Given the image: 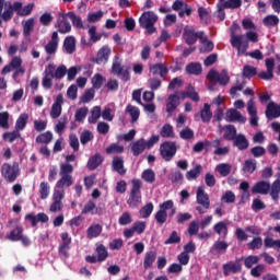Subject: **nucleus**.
I'll return each mask as SVG.
<instances>
[{"instance_id": "1", "label": "nucleus", "mask_w": 280, "mask_h": 280, "mask_svg": "<svg viewBox=\"0 0 280 280\" xmlns=\"http://www.w3.org/2000/svg\"><path fill=\"white\" fill-rule=\"evenodd\" d=\"M248 40L257 43L259 40L257 33L247 32L245 35H235V32L231 34V45L237 49V56H244L248 49Z\"/></svg>"}, {"instance_id": "2", "label": "nucleus", "mask_w": 280, "mask_h": 280, "mask_svg": "<svg viewBox=\"0 0 280 280\" xmlns=\"http://www.w3.org/2000/svg\"><path fill=\"white\" fill-rule=\"evenodd\" d=\"M141 187H143V182L141 179H132L131 180V189L129 194V198L127 200V205L130 209H137L142 205L141 197Z\"/></svg>"}, {"instance_id": "3", "label": "nucleus", "mask_w": 280, "mask_h": 280, "mask_svg": "<svg viewBox=\"0 0 280 280\" xmlns=\"http://www.w3.org/2000/svg\"><path fill=\"white\" fill-rule=\"evenodd\" d=\"M4 8L9 12H11V18L14 16V12H16L19 16H30V14H32V10H34V3H30L23 8L22 2L18 1L12 3L8 1V2H4Z\"/></svg>"}, {"instance_id": "4", "label": "nucleus", "mask_w": 280, "mask_h": 280, "mask_svg": "<svg viewBox=\"0 0 280 280\" xmlns=\"http://www.w3.org/2000/svg\"><path fill=\"white\" fill-rule=\"evenodd\" d=\"M156 21H159V15L154 11H147L140 16L139 24L140 27L147 30L148 34H154L156 32V27H154Z\"/></svg>"}, {"instance_id": "5", "label": "nucleus", "mask_w": 280, "mask_h": 280, "mask_svg": "<svg viewBox=\"0 0 280 280\" xmlns=\"http://www.w3.org/2000/svg\"><path fill=\"white\" fill-rule=\"evenodd\" d=\"M176 152H178V148H176V142L166 141L160 145V154L162 159L166 162L172 161V159L176 156Z\"/></svg>"}, {"instance_id": "6", "label": "nucleus", "mask_w": 280, "mask_h": 280, "mask_svg": "<svg viewBox=\"0 0 280 280\" xmlns=\"http://www.w3.org/2000/svg\"><path fill=\"white\" fill-rule=\"evenodd\" d=\"M5 240H9L10 242H22L24 246H30V244H32L30 238L23 235V228L20 225H16L15 229L7 234Z\"/></svg>"}, {"instance_id": "7", "label": "nucleus", "mask_w": 280, "mask_h": 280, "mask_svg": "<svg viewBox=\"0 0 280 280\" xmlns=\"http://www.w3.org/2000/svg\"><path fill=\"white\" fill-rule=\"evenodd\" d=\"M184 39L187 45H195L196 40H206L205 39V32H197L191 26H186L184 28Z\"/></svg>"}, {"instance_id": "8", "label": "nucleus", "mask_w": 280, "mask_h": 280, "mask_svg": "<svg viewBox=\"0 0 280 280\" xmlns=\"http://www.w3.org/2000/svg\"><path fill=\"white\" fill-rule=\"evenodd\" d=\"M1 174L5 180L14 183L19 176V166L4 163L1 167Z\"/></svg>"}, {"instance_id": "9", "label": "nucleus", "mask_w": 280, "mask_h": 280, "mask_svg": "<svg viewBox=\"0 0 280 280\" xmlns=\"http://www.w3.org/2000/svg\"><path fill=\"white\" fill-rule=\"evenodd\" d=\"M208 79L211 81L212 84H221V86H226L229 84L231 78H229V74L226 71H223L219 73L215 70H210L208 73Z\"/></svg>"}, {"instance_id": "10", "label": "nucleus", "mask_w": 280, "mask_h": 280, "mask_svg": "<svg viewBox=\"0 0 280 280\" xmlns=\"http://www.w3.org/2000/svg\"><path fill=\"white\" fill-rule=\"evenodd\" d=\"M172 10H174V12H178V16L180 19L185 15L191 16V12H194V9L183 0H175L172 4Z\"/></svg>"}, {"instance_id": "11", "label": "nucleus", "mask_w": 280, "mask_h": 280, "mask_svg": "<svg viewBox=\"0 0 280 280\" xmlns=\"http://www.w3.org/2000/svg\"><path fill=\"white\" fill-rule=\"evenodd\" d=\"M112 71L114 75H118V78H120V80L124 82H128V80H130V72H128V70H124V66H121L119 57H115Z\"/></svg>"}, {"instance_id": "12", "label": "nucleus", "mask_w": 280, "mask_h": 280, "mask_svg": "<svg viewBox=\"0 0 280 280\" xmlns=\"http://www.w3.org/2000/svg\"><path fill=\"white\" fill-rule=\"evenodd\" d=\"M58 16L59 18L56 23V27H58V32L60 34H69V32H71V23L67 21V19H69L67 13L61 11L58 13Z\"/></svg>"}, {"instance_id": "13", "label": "nucleus", "mask_w": 280, "mask_h": 280, "mask_svg": "<svg viewBox=\"0 0 280 280\" xmlns=\"http://www.w3.org/2000/svg\"><path fill=\"white\" fill-rule=\"evenodd\" d=\"M65 198V190H56L52 195V203L50 205L49 211L51 213H57V211H62V199Z\"/></svg>"}, {"instance_id": "14", "label": "nucleus", "mask_w": 280, "mask_h": 280, "mask_svg": "<svg viewBox=\"0 0 280 280\" xmlns=\"http://www.w3.org/2000/svg\"><path fill=\"white\" fill-rule=\"evenodd\" d=\"M65 104V96L62 94H58L56 97L55 103L51 106L50 109V117L52 119H58L60 115H62V105Z\"/></svg>"}, {"instance_id": "15", "label": "nucleus", "mask_w": 280, "mask_h": 280, "mask_svg": "<svg viewBox=\"0 0 280 280\" xmlns=\"http://www.w3.org/2000/svg\"><path fill=\"white\" fill-rule=\"evenodd\" d=\"M219 132L223 135V139H225V141H233L237 135V128L233 125H219Z\"/></svg>"}, {"instance_id": "16", "label": "nucleus", "mask_w": 280, "mask_h": 280, "mask_svg": "<svg viewBox=\"0 0 280 280\" xmlns=\"http://www.w3.org/2000/svg\"><path fill=\"white\" fill-rule=\"evenodd\" d=\"M233 147L237 148L241 152H244V150H248L250 147V142L248 141V138L244 136V133H237L236 137L232 140Z\"/></svg>"}, {"instance_id": "17", "label": "nucleus", "mask_w": 280, "mask_h": 280, "mask_svg": "<svg viewBox=\"0 0 280 280\" xmlns=\"http://www.w3.org/2000/svg\"><path fill=\"white\" fill-rule=\"evenodd\" d=\"M58 32H54L51 39L45 46V51L48 54V56H56V51H58Z\"/></svg>"}, {"instance_id": "18", "label": "nucleus", "mask_w": 280, "mask_h": 280, "mask_svg": "<svg viewBox=\"0 0 280 280\" xmlns=\"http://www.w3.org/2000/svg\"><path fill=\"white\" fill-rule=\"evenodd\" d=\"M197 202H198V205L203 207V209H209V207H211V201L209 200V195L207 192H205V187H202V186H199L197 188Z\"/></svg>"}, {"instance_id": "19", "label": "nucleus", "mask_w": 280, "mask_h": 280, "mask_svg": "<svg viewBox=\"0 0 280 280\" xmlns=\"http://www.w3.org/2000/svg\"><path fill=\"white\" fill-rule=\"evenodd\" d=\"M225 117L228 119V121L231 122H237V124H244L246 121V117H244L242 115V113H240V110L235 109V108H230L226 114Z\"/></svg>"}, {"instance_id": "20", "label": "nucleus", "mask_w": 280, "mask_h": 280, "mask_svg": "<svg viewBox=\"0 0 280 280\" xmlns=\"http://www.w3.org/2000/svg\"><path fill=\"white\" fill-rule=\"evenodd\" d=\"M178 106H180V96L178 94H171L166 102V113L172 115Z\"/></svg>"}, {"instance_id": "21", "label": "nucleus", "mask_w": 280, "mask_h": 280, "mask_svg": "<svg viewBox=\"0 0 280 280\" xmlns=\"http://www.w3.org/2000/svg\"><path fill=\"white\" fill-rule=\"evenodd\" d=\"M131 152L133 156H139V154H143L145 148H148V143L145 139H139L130 144Z\"/></svg>"}, {"instance_id": "22", "label": "nucleus", "mask_w": 280, "mask_h": 280, "mask_svg": "<svg viewBox=\"0 0 280 280\" xmlns=\"http://www.w3.org/2000/svg\"><path fill=\"white\" fill-rule=\"evenodd\" d=\"M108 58H110V48L108 46H103L95 58L96 65H104L108 62Z\"/></svg>"}, {"instance_id": "23", "label": "nucleus", "mask_w": 280, "mask_h": 280, "mask_svg": "<svg viewBox=\"0 0 280 280\" xmlns=\"http://www.w3.org/2000/svg\"><path fill=\"white\" fill-rule=\"evenodd\" d=\"M270 191V183L260 180L256 183L252 188V194H261V196L268 195Z\"/></svg>"}, {"instance_id": "24", "label": "nucleus", "mask_w": 280, "mask_h": 280, "mask_svg": "<svg viewBox=\"0 0 280 280\" xmlns=\"http://www.w3.org/2000/svg\"><path fill=\"white\" fill-rule=\"evenodd\" d=\"M54 67H49L45 69L44 71V78L42 81V84L44 86V89H51V86H54Z\"/></svg>"}, {"instance_id": "25", "label": "nucleus", "mask_w": 280, "mask_h": 280, "mask_svg": "<svg viewBox=\"0 0 280 280\" xmlns=\"http://www.w3.org/2000/svg\"><path fill=\"white\" fill-rule=\"evenodd\" d=\"M266 117L267 119H277V117H280V105L270 102L267 105Z\"/></svg>"}, {"instance_id": "26", "label": "nucleus", "mask_w": 280, "mask_h": 280, "mask_svg": "<svg viewBox=\"0 0 280 280\" xmlns=\"http://www.w3.org/2000/svg\"><path fill=\"white\" fill-rule=\"evenodd\" d=\"M50 67H52V78H55V80H62V78L67 75V66L61 65L56 67V65L49 63L46 68L49 69Z\"/></svg>"}, {"instance_id": "27", "label": "nucleus", "mask_w": 280, "mask_h": 280, "mask_svg": "<svg viewBox=\"0 0 280 280\" xmlns=\"http://www.w3.org/2000/svg\"><path fill=\"white\" fill-rule=\"evenodd\" d=\"M8 21H12V11L5 9V0H0V27Z\"/></svg>"}, {"instance_id": "28", "label": "nucleus", "mask_w": 280, "mask_h": 280, "mask_svg": "<svg viewBox=\"0 0 280 280\" xmlns=\"http://www.w3.org/2000/svg\"><path fill=\"white\" fill-rule=\"evenodd\" d=\"M112 167L114 172H117L120 176H126V167L124 166V159L115 156L112 161Z\"/></svg>"}, {"instance_id": "29", "label": "nucleus", "mask_w": 280, "mask_h": 280, "mask_svg": "<svg viewBox=\"0 0 280 280\" xmlns=\"http://www.w3.org/2000/svg\"><path fill=\"white\" fill-rule=\"evenodd\" d=\"M150 71L153 75H160L161 78H165L167 73H170V69L166 68L165 63H155L150 66Z\"/></svg>"}, {"instance_id": "30", "label": "nucleus", "mask_w": 280, "mask_h": 280, "mask_svg": "<svg viewBox=\"0 0 280 280\" xmlns=\"http://www.w3.org/2000/svg\"><path fill=\"white\" fill-rule=\"evenodd\" d=\"M154 261H156V252L154 250L147 252L143 258L144 270H150V268L154 266Z\"/></svg>"}, {"instance_id": "31", "label": "nucleus", "mask_w": 280, "mask_h": 280, "mask_svg": "<svg viewBox=\"0 0 280 280\" xmlns=\"http://www.w3.org/2000/svg\"><path fill=\"white\" fill-rule=\"evenodd\" d=\"M25 220H30L32 226H36L38 222H49V217L46 213H38L37 215L26 214Z\"/></svg>"}, {"instance_id": "32", "label": "nucleus", "mask_w": 280, "mask_h": 280, "mask_svg": "<svg viewBox=\"0 0 280 280\" xmlns=\"http://www.w3.org/2000/svg\"><path fill=\"white\" fill-rule=\"evenodd\" d=\"M229 221H221L214 224L213 231L217 233V235H223V237H226L229 235Z\"/></svg>"}, {"instance_id": "33", "label": "nucleus", "mask_w": 280, "mask_h": 280, "mask_svg": "<svg viewBox=\"0 0 280 280\" xmlns=\"http://www.w3.org/2000/svg\"><path fill=\"white\" fill-rule=\"evenodd\" d=\"M34 25H36L34 18L22 21L23 34L25 38H27V36H32V32H34Z\"/></svg>"}, {"instance_id": "34", "label": "nucleus", "mask_w": 280, "mask_h": 280, "mask_svg": "<svg viewBox=\"0 0 280 280\" xmlns=\"http://www.w3.org/2000/svg\"><path fill=\"white\" fill-rule=\"evenodd\" d=\"M102 230L103 228L100 223L90 225L86 231L88 240L100 237V235H102Z\"/></svg>"}, {"instance_id": "35", "label": "nucleus", "mask_w": 280, "mask_h": 280, "mask_svg": "<svg viewBox=\"0 0 280 280\" xmlns=\"http://www.w3.org/2000/svg\"><path fill=\"white\" fill-rule=\"evenodd\" d=\"M160 210L164 211V213H167V211H170L168 213L170 218H172L173 215H176V207L174 206L173 200H166L163 203H161Z\"/></svg>"}, {"instance_id": "36", "label": "nucleus", "mask_w": 280, "mask_h": 280, "mask_svg": "<svg viewBox=\"0 0 280 280\" xmlns=\"http://www.w3.org/2000/svg\"><path fill=\"white\" fill-rule=\"evenodd\" d=\"M61 178L56 183L57 189H62L63 187H71L73 185V176L71 175H59Z\"/></svg>"}, {"instance_id": "37", "label": "nucleus", "mask_w": 280, "mask_h": 280, "mask_svg": "<svg viewBox=\"0 0 280 280\" xmlns=\"http://www.w3.org/2000/svg\"><path fill=\"white\" fill-rule=\"evenodd\" d=\"M186 73L189 75H200L202 73V65L199 62H191L186 66Z\"/></svg>"}, {"instance_id": "38", "label": "nucleus", "mask_w": 280, "mask_h": 280, "mask_svg": "<svg viewBox=\"0 0 280 280\" xmlns=\"http://www.w3.org/2000/svg\"><path fill=\"white\" fill-rule=\"evenodd\" d=\"M200 117L203 124H209L211 121V117H213V114L211 113V105L205 104L203 109L200 112Z\"/></svg>"}, {"instance_id": "39", "label": "nucleus", "mask_w": 280, "mask_h": 280, "mask_svg": "<svg viewBox=\"0 0 280 280\" xmlns=\"http://www.w3.org/2000/svg\"><path fill=\"white\" fill-rule=\"evenodd\" d=\"M104 160L102 159V155L100 154H95L93 156H91L89 159V162H88V168L90 171H93V170H97V167H100V165H102V162Z\"/></svg>"}, {"instance_id": "40", "label": "nucleus", "mask_w": 280, "mask_h": 280, "mask_svg": "<svg viewBox=\"0 0 280 280\" xmlns=\"http://www.w3.org/2000/svg\"><path fill=\"white\" fill-rule=\"evenodd\" d=\"M63 49H66L68 54H73L75 51V37H66L63 40Z\"/></svg>"}, {"instance_id": "41", "label": "nucleus", "mask_w": 280, "mask_h": 280, "mask_svg": "<svg viewBox=\"0 0 280 280\" xmlns=\"http://www.w3.org/2000/svg\"><path fill=\"white\" fill-rule=\"evenodd\" d=\"M200 174H202V165L197 164L195 166V168H192L186 173V178H187V180H196V178H198V176H200Z\"/></svg>"}, {"instance_id": "42", "label": "nucleus", "mask_w": 280, "mask_h": 280, "mask_svg": "<svg viewBox=\"0 0 280 280\" xmlns=\"http://www.w3.org/2000/svg\"><path fill=\"white\" fill-rule=\"evenodd\" d=\"M231 170H233V166L229 163H221L215 167V172H219V174L223 177L229 176V174H231Z\"/></svg>"}, {"instance_id": "43", "label": "nucleus", "mask_w": 280, "mask_h": 280, "mask_svg": "<svg viewBox=\"0 0 280 280\" xmlns=\"http://www.w3.org/2000/svg\"><path fill=\"white\" fill-rule=\"evenodd\" d=\"M242 271V265L235 264V262H230L223 266V272L228 277L230 272H241Z\"/></svg>"}, {"instance_id": "44", "label": "nucleus", "mask_w": 280, "mask_h": 280, "mask_svg": "<svg viewBox=\"0 0 280 280\" xmlns=\"http://www.w3.org/2000/svg\"><path fill=\"white\" fill-rule=\"evenodd\" d=\"M52 140H54V133H51V131H46L36 137V143H45V145H48V143H51Z\"/></svg>"}, {"instance_id": "45", "label": "nucleus", "mask_w": 280, "mask_h": 280, "mask_svg": "<svg viewBox=\"0 0 280 280\" xmlns=\"http://www.w3.org/2000/svg\"><path fill=\"white\" fill-rule=\"evenodd\" d=\"M126 110L130 115L132 124H135V121L139 120V117L141 116V110H139V107L128 105Z\"/></svg>"}, {"instance_id": "46", "label": "nucleus", "mask_w": 280, "mask_h": 280, "mask_svg": "<svg viewBox=\"0 0 280 280\" xmlns=\"http://www.w3.org/2000/svg\"><path fill=\"white\" fill-rule=\"evenodd\" d=\"M270 196L272 200H279V195H280V179H276L271 186H270Z\"/></svg>"}, {"instance_id": "47", "label": "nucleus", "mask_w": 280, "mask_h": 280, "mask_svg": "<svg viewBox=\"0 0 280 280\" xmlns=\"http://www.w3.org/2000/svg\"><path fill=\"white\" fill-rule=\"evenodd\" d=\"M141 178L145 183L152 184L154 180H156V173H154L152 168L144 170L141 174Z\"/></svg>"}, {"instance_id": "48", "label": "nucleus", "mask_w": 280, "mask_h": 280, "mask_svg": "<svg viewBox=\"0 0 280 280\" xmlns=\"http://www.w3.org/2000/svg\"><path fill=\"white\" fill-rule=\"evenodd\" d=\"M257 170V160H246L243 165L244 174H253Z\"/></svg>"}, {"instance_id": "49", "label": "nucleus", "mask_w": 280, "mask_h": 280, "mask_svg": "<svg viewBox=\"0 0 280 280\" xmlns=\"http://www.w3.org/2000/svg\"><path fill=\"white\" fill-rule=\"evenodd\" d=\"M27 119H30V116L27 114H22L16 122H15V130L18 132H21V130L25 129V126H27Z\"/></svg>"}, {"instance_id": "50", "label": "nucleus", "mask_w": 280, "mask_h": 280, "mask_svg": "<svg viewBox=\"0 0 280 280\" xmlns=\"http://www.w3.org/2000/svg\"><path fill=\"white\" fill-rule=\"evenodd\" d=\"M102 117V107L101 106H94L91 110V116L89 117L90 124H97V119Z\"/></svg>"}, {"instance_id": "51", "label": "nucleus", "mask_w": 280, "mask_h": 280, "mask_svg": "<svg viewBox=\"0 0 280 280\" xmlns=\"http://www.w3.org/2000/svg\"><path fill=\"white\" fill-rule=\"evenodd\" d=\"M2 139H4V141H8L9 143H14L16 139H21V131H18L15 129L14 131H11V132H4L2 136Z\"/></svg>"}, {"instance_id": "52", "label": "nucleus", "mask_w": 280, "mask_h": 280, "mask_svg": "<svg viewBox=\"0 0 280 280\" xmlns=\"http://www.w3.org/2000/svg\"><path fill=\"white\" fill-rule=\"evenodd\" d=\"M152 211H154V205L149 202L139 210V213L141 218L147 219L152 215Z\"/></svg>"}, {"instance_id": "53", "label": "nucleus", "mask_w": 280, "mask_h": 280, "mask_svg": "<svg viewBox=\"0 0 280 280\" xmlns=\"http://www.w3.org/2000/svg\"><path fill=\"white\" fill-rule=\"evenodd\" d=\"M66 14H67L68 19H70V21H72V25L74 27H78L79 30H82V27H84V24L82 23V19L80 16H78L75 13L68 12Z\"/></svg>"}, {"instance_id": "54", "label": "nucleus", "mask_w": 280, "mask_h": 280, "mask_svg": "<svg viewBox=\"0 0 280 280\" xmlns=\"http://www.w3.org/2000/svg\"><path fill=\"white\" fill-rule=\"evenodd\" d=\"M264 246V240L260 236L254 237L252 242L247 243L249 250H259Z\"/></svg>"}, {"instance_id": "55", "label": "nucleus", "mask_w": 280, "mask_h": 280, "mask_svg": "<svg viewBox=\"0 0 280 280\" xmlns=\"http://www.w3.org/2000/svg\"><path fill=\"white\" fill-rule=\"evenodd\" d=\"M97 261H106L108 258V249L103 244L96 247Z\"/></svg>"}, {"instance_id": "56", "label": "nucleus", "mask_w": 280, "mask_h": 280, "mask_svg": "<svg viewBox=\"0 0 280 280\" xmlns=\"http://www.w3.org/2000/svg\"><path fill=\"white\" fill-rule=\"evenodd\" d=\"M161 137L164 139H174V127L164 125L160 131Z\"/></svg>"}, {"instance_id": "57", "label": "nucleus", "mask_w": 280, "mask_h": 280, "mask_svg": "<svg viewBox=\"0 0 280 280\" xmlns=\"http://www.w3.org/2000/svg\"><path fill=\"white\" fill-rule=\"evenodd\" d=\"M10 113L2 112L0 113V128H3L4 130L10 129Z\"/></svg>"}, {"instance_id": "58", "label": "nucleus", "mask_w": 280, "mask_h": 280, "mask_svg": "<svg viewBox=\"0 0 280 280\" xmlns=\"http://www.w3.org/2000/svg\"><path fill=\"white\" fill-rule=\"evenodd\" d=\"M264 244L266 248H275V250H280V240L266 237Z\"/></svg>"}, {"instance_id": "59", "label": "nucleus", "mask_w": 280, "mask_h": 280, "mask_svg": "<svg viewBox=\"0 0 280 280\" xmlns=\"http://www.w3.org/2000/svg\"><path fill=\"white\" fill-rule=\"evenodd\" d=\"M246 86V82L242 80V78L237 77L236 79V85L232 86L230 90V94L236 95L237 91H244V88Z\"/></svg>"}, {"instance_id": "60", "label": "nucleus", "mask_w": 280, "mask_h": 280, "mask_svg": "<svg viewBox=\"0 0 280 280\" xmlns=\"http://www.w3.org/2000/svg\"><path fill=\"white\" fill-rule=\"evenodd\" d=\"M198 14L202 23H209L211 21V14L209 13V10L205 7H200L198 9Z\"/></svg>"}, {"instance_id": "61", "label": "nucleus", "mask_w": 280, "mask_h": 280, "mask_svg": "<svg viewBox=\"0 0 280 280\" xmlns=\"http://www.w3.org/2000/svg\"><path fill=\"white\" fill-rule=\"evenodd\" d=\"M257 75V68L246 65L243 68V78H248V80H250V78Z\"/></svg>"}, {"instance_id": "62", "label": "nucleus", "mask_w": 280, "mask_h": 280, "mask_svg": "<svg viewBox=\"0 0 280 280\" xmlns=\"http://www.w3.org/2000/svg\"><path fill=\"white\" fill-rule=\"evenodd\" d=\"M124 152V145H119L117 143H112L106 148L107 154H121Z\"/></svg>"}, {"instance_id": "63", "label": "nucleus", "mask_w": 280, "mask_h": 280, "mask_svg": "<svg viewBox=\"0 0 280 280\" xmlns=\"http://www.w3.org/2000/svg\"><path fill=\"white\" fill-rule=\"evenodd\" d=\"M73 174V165L70 163H60L59 175L71 176Z\"/></svg>"}, {"instance_id": "64", "label": "nucleus", "mask_w": 280, "mask_h": 280, "mask_svg": "<svg viewBox=\"0 0 280 280\" xmlns=\"http://www.w3.org/2000/svg\"><path fill=\"white\" fill-rule=\"evenodd\" d=\"M106 79L102 77V74L97 73L92 78V89H102V85L104 84Z\"/></svg>"}]
</instances>
